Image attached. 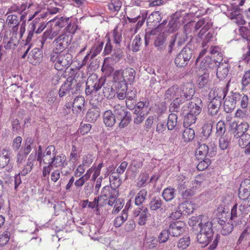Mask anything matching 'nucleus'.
I'll return each instance as SVG.
<instances>
[{
  "instance_id": "obj_1",
  "label": "nucleus",
  "mask_w": 250,
  "mask_h": 250,
  "mask_svg": "<svg viewBox=\"0 0 250 250\" xmlns=\"http://www.w3.org/2000/svg\"><path fill=\"white\" fill-rule=\"evenodd\" d=\"M208 142L205 144H199L196 151L197 159L201 160L197 166V168L199 171L206 169L210 164V160L207 157H212L216 154L217 147L214 142Z\"/></svg>"
},
{
  "instance_id": "obj_2",
  "label": "nucleus",
  "mask_w": 250,
  "mask_h": 250,
  "mask_svg": "<svg viewBox=\"0 0 250 250\" xmlns=\"http://www.w3.org/2000/svg\"><path fill=\"white\" fill-rule=\"evenodd\" d=\"M195 93L194 85L189 83L181 84L178 86L173 85L168 88L164 95L166 100L171 101L175 96H178L185 101L190 100Z\"/></svg>"
},
{
  "instance_id": "obj_3",
  "label": "nucleus",
  "mask_w": 250,
  "mask_h": 250,
  "mask_svg": "<svg viewBox=\"0 0 250 250\" xmlns=\"http://www.w3.org/2000/svg\"><path fill=\"white\" fill-rule=\"evenodd\" d=\"M204 215L198 217H192L188 221V224L192 227L194 230L199 229L200 232L206 233L209 236L213 237L214 232L212 229V223L211 221H207Z\"/></svg>"
},
{
  "instance_id": "obj_4",
  "label": "nucleus",
  "mask_w": 250,
  "mask_h": 250,
  "mask_svg": "<svg viewBox=\"0 0 250 250\" xmlns=\"http://www.w3.org/2000/svg\"><path fill=\"white\" fill-rule=\"evenodd\" d=\"M73 57L71 54L65 52L52 53L50 56V61L54 63L55 68L59 71H62L68 68L72 64Z\"/></svg>"
},
{
  "instance_id": "obj_5",
  "label": "nucleus",
  "mask_w": 250,
  "mask_h": 250,
  "mask_svg": "<svg viewBox=\"0 0 250 250\" xmlns=\"http://www.w3.org/2000/svg\"><path fill=\"white\" fill-rule=\"evenodd\" d=\"M82 83L78 82L73 77H68L59 90V97L62 98L66 95L70 96L77 93L81 90Z\"/></svg>"
},
{
  "instance_id": "obj_6",
  "label": "nucleus",
  "mask_w": 250,
  "mask_h": 250,
  "mask_svg": "<svg viewBox=\"0 0 250 250\" xmlns=\"http://www.w3.org/2000/svg\"><path fill=\"white\" fill-rule=\"evenodd\" d=\"M105 79L98 78L96 75L90 76L86 83L85 94L86 95L96 94L97 92L104 85Z\"/></svg>"
},
{
  "instance_id": "obj_7",
  "label": "nucleus",
  "mask_w": 250,
  "mask_h": 250,
  "mask_svg": "<svg viewBox=\"0 0 250 250\" xmlns=\"http://www.w3.org/2000/svg\"><path fill=\"white\" fill-rule=\"evenodd\" d=\"M57 153V152L54 146H48L44 152H43L42 147L40 145L37 150V161L40 165L42 164H47L51 160L52 156L56 154Z\"/></svg>"
},
{
  "instance_id": "obj_8",
  "label": "nucleus",
  "mask_w": 250,
  "mask_h": 250,
  "mask_svg": "<svg viewBox=\"0 0 250 250\" xmlns=\"http://www.w3.org/2000/svg\"><path fill=\"white\" fill-rule=\"evenodd\" d=\"M216 35L217 33L214 29L209 28L206 30L201 29L197 35V40L199 42H202V47L208 46V44L215 40Z\"/></svg>"
},
{
  "instance_id": "obj_9",
  "label": "nucleus",
  "mask_w": 250,
  "mask_h": 250,
  "mask_svg": "<svg viewBox=\"0 0 250 250\" xmlns=\"http://www.w3.org/2000/svg\"><path fill=\"white\" fill-rule=\"evenodd\" d=\"M71 37L65 34L59 36L53 42L52 53H65L63 51L68 47L71 42Z\"/></svg>"
},
{
  "instance_id": "obj_10",
  "label": "nucleus",
  "mask_w": 250,
  "mask_h": 250,
  "mask_svg": "<svg viewBox=\"0 0 250 250\" xmlns=\"http://www.w3.org/2000/svg\"><path fill=\"white\" fill-rule=\"evenodd\" d=\"M118 191L116 188H112L108 186H105L102 189L100 198L104 197V200L108 199L107 204L112 206L114 204L116 199H117Z\"/></svg>"
},
{
  "instance_id": "obj_11",
  "label": "nucleus",
  "mask_w": 250,
  "mask_h": 250,
  "mask_svg": "<svg viewBox=\"0 0 250 250\" xmlns=\"http://www.w3.org/2000/svg\"><path fill=\"white\" fill-rule=\"evenodd\" d=\"M162 19V13L159 11H154L148 17L146 20L147 25L148 26H152V27H158L160 29H162L167 23V21L165 20L163 22L158 25Z\"/></svg>"
},
{
  "instance_id": "obj_12",
  "label": "nucleus",
  "mask_w": 250,
  "mask_h": 250,
  "mask_svg": "<svg viewBox=\"0 0 250 250\" xmlns=\"http://www.w3.org/2000/svg\"><path fill=\"white\" fill-rule=\"evenodd\" d=\"M239 98L238 93L231 92V94L227 96L224 101V107L225 111L227 113L232 112L235 107Z\"/></svg>"
},
{
  "instance_id": "obj_13",
  "label": "nucleus",
  "mask_w": 250,
  "mask_h": 250,
  "mask_svg": "<svg viewBox=\"0 0 250 250\" xmlns=\"http://www.w3.org/2000/svg\"><path fill=\"white\" fill-rule=\"evenodd\" d=\"M18 29V26H15L12 28L10 40L6 41L5 38H4L3 42L5 43L4 48L6 49H15V47L19 44V38L17 34Z\"/></svg>"
},
{
  "instance_id": "obj_14",
  "label": "nucleus",
  "mask_w": 250,
  "mask_h": 250,
  "mask_svg": "<svg viewBox=\"0 0 250 250\" xmlns=\"http://www.w3.org/2000/svg\"><path fill=\"white\" fill-rule=\"evenodd\" d=\"M85 99L82 96H77L74 100L72 105L73 113L82 116L84 108Z\"/></svg>"
},
{
  "instance_id": "obj_15",
  "label": "nucleus",
  "mask_w": 250,
  "mask_h": 250,
  "mask_svg": "<svg viewBox=\"0 0 250 250\" xmlns=\"http://www.w3.org/2000/svg\"><path fill=\"white\" fill-rule=\"evenodd\" d=\"M250 179H246L241 183L238 196L241 200H249L250 198Z\"/></svg>"
},
{
  "instance_id": "obj_16",
  "label": "nucleus",
  "mask_w": 250,
  "mask_h": 250,
  "mask_svg": "<svg viewBox=\"0 0 250 250\" xmlns=\"http://www.w3.org/2000/svg\"><path fill=\"white\" fill-rule=\"evenodd\" d=\"M232 126V132L234 137L237 138L245 134L249 127L247 122H241L240 124L233 123Z\"/></svg>"
},
{
  "instance_id": "obj_17",
  "label": "nucleus",
  "mask_w": 250,
  "mask_h": 250,
  "mask_svg": "<svg viewBox=\"0 0 250 250\" xmlns=\"http://www.w3.org/2000/svg\"><path fill=\"white\" fill-rule=\"evenodd\" d=\"M203 104L202 100L199 98H196L188 103V112L195 115H199L201 112Z\"/></svg>"
},
{
  "instance_id": "obj_18",
  "label": "nucleus",
  "mask_w": 250,
  "mask_h": 250,
  "mask_svg": "<svg viewBox=\"0 0 250 250\" xmlns=\"http://www.w3.org/2000/svg\"><path fill=\"white\" fill-rule=\"evenodd\" d=\"M184 227L185 224L182 222L176 221L171 223L168 229L169 233L172 236L178 237L184 232Z\"/></svg>"
},
{
  "instance_id": "obj_19",
  "label": "nucleus",
  "mask_w": 250,
  "mask_h": 250,
  "mask_svg": "<svg viewBox=\"0 0 250 250\" xmlns=\"http://www.w3.org/2000/svg\"><path fill=\"white\" fill-rule=\"evenodd\" d=\"M214 122V120L213 117L210 116H206L205 117L202 133L206 138H208L210 135Z\"/></svg>"
},
{
  "instance_id": "obj_20",
  "label": "nucleus",
  "mask_w": 250,
  "mask_h": 250,
  "mask_svg": "<svg viewBox=\"0 0 250 250\" xmlns=\"http://www.w3.org/2000/svg\"><path fill=\"white\" fill-rule=\"evenodd\" d=\"M228 87V84L225 86L215 88L214 90L209 93V97H212V99H215L222 102V100L225 98L227 95Z\"/></svg>"
},
{
  "instance_id": "obj_21",
  "label": "nucleus",
  "mask_w": 250,
  "mask_h": 250,
  "mask_svg": "<svg viewBox=\"0 0 250 250\" xmlns=\"http://www.w3.org/2000/svg\"><path fill=\"white\" fill-rule=\"evenodd\" d=\"M66 160V156L64 155L56 154L52 156L51 160L47 164H50L52 167H63L67 165Z\"/></svg>"
},
{
  "instance_id": "obj_22",
  "label": "nucleus",
  "mask_w": 250,
  "mask_h": 250,
  "mask_svg": "<svg viewBox=\"0 0 250 250\" xmlns=\"http://www.w3.org/2000/svg\"><path fill=\"white\" fill-rule=\"evenodd\" d=\"M42 51L38 48L33 49L28 55L29 61L33 65L39 63L42 61Z\"/></svg>"
},
{
  "instance_id": "obj_23",
  "label": "nucleus",
  "mask_w": 250,
  "mask_h": 250,
  "mask_svg": "<svg viewBox=\"0 0 250 250\" xmlns=\"http://www.w3.org/2000/svg\"><path fill=\"white\" fill-rule=\"evenodd\" d=\"M216 68H217L216 76L218 79H223L228 75L229 71V64L228 63L225 62H218Z\"/></svg>"
},
{
  "instance_id": "obj_24",
  "label": "nucleus",
  "mask_w": 250,
  "mask_h": 250,
  "mask_svg": "<svg viewBox=\"0 0 250 250\" xmlns=\"http://www.w3.org/2000/svg\"><path fill=\"white\" fill-rule=\"evenodd\" d=\"M45 27L46 24L40 18H35L28 25V28L32 29L37 34L41 33Z\"/></svg>"
},
{
  "instance_id": "obj_25",
  "label": "nucleus",
  "mask_w": 250,
  "mask_h": 250,
  "mask_svg": "<svg viewBox=\"0 0 250 250\" xmlns=\"http://www.w3.org/2000/svg\"><path fill=\"white\" fill-rule=\"evenodd\" d=\"M191 28V24H187L184 26L183 32L178 33L175 35L172 36L177 39V45L181 46L183 45L188 39V35L189 33V30Z\"/></svg>"
},
{
  "instance_id": "obj_26",
  "label": "nucleus",
  "mask_w": 250,
  "mask_h": 250,
  "mask_svg": "<svg viewBox=\"0 0 250 250\" xmlns=\"http://www.w3.org/2000/svg\"><path fill=\"white\" fill-rule=\"evenodd\" d=\"M103 120L106 127H112L116 123V117L111 110L104 111L103 114Z\"/></svg>"
},
{
  "instance_id": "obj_27",
  "label": "nucleus",
  "mask_w": 250,
  "mask_h": 250,
  "mask_svg": "<svg viewBox=\"0 0 250 250\" xmlns=\"http://www.w3.org/2000/svg\"><path fill=\"white\" fill-rule=\"evenodd\" d=\"M194 46L191 42H188L186 46L179 53L188 62L194 55Z\"/></svg>"
},
{
  "instance_id": "obj_28",
  "label": "nucleus",
  "mask_w": 250,
  "mask_h": 250,
  "mask_svg": "<svg viewBox=\"0 0 250 250\" xmlns=\"http://www.w3.org/2000/svg\"><path fill=\"white\" fill-rule=\"evenodd\" d=\"M222 102L219 100L215 99H212L208 105V113L207 116L212 117L215 115L218 112L220 107L221 105Z\"/></svg>"
},
{
  "instance_id": "obj_29",
  "label": "nucleus",
  "mask_w": 250,
  "mask_h": 250,
  "mask_svg": "<svg viewBox=\"0 0 250 250\" xmlns=\"http://www.w3.org/2000/svg\"><path fill=\"white\" fill-rule=\"evenodd\" d=\"M167 36L164 33L159 34L155 39L154 42L155 47L157 50L162 51L165 50L166 46Z\"/></svg>"
},
{
  "instance_id": "obj_30",
  "label": "nucleus",
  "mask_w": 250,
  "mask_h": 250,
  "mask_svg": "<svg viewBox=\"0 0 250 250\" xmlns=\"http://www.w3.org/2000/svg\"><path fill=\"white\" fill-rule=\"evenodd\" d=\"M100 109L96 106L90 108L86 113V119L88 122H95L100 116Z\"/></svg>"
},
{
  "instance_id": "obj_31",
  "label": "nucleus",
  "mask_w": 250,
  "mask_h": 250,
  "mask_svg": "<svg viewBox=\"0 0 250 250\" xmlns=\"http://www.w3.org/2000/svg\"><path fill=\"white\" fill-rule=\"evenodd\" d=\"M212 26V23L211 22L209 18H204L199 20L194 25V29L196 31L200 28L204 29L205 30L209 29Z\"/></svg>"
},
{
  "instance_id": "obj_32",
  "label": "nucleus",
  "mask_w": 250,
  "mask_h": 250,
  "mask_svg": "<svg viewBox=\"0 0 250 250\" xmlns=\"http://www.w3.org/2000/svg\"><path fill=\"white\" fill-rule=\"evenodd\" d=\"M11 152L10 150L3 148L0 154V167L3 168L7 166L10 162Z\"/></svg>"
},
{
  "instance_id": "obj_33",
  "label": "nucleus",
  "mask_w": 250,
  "mask_h": 250,
  "mask_svg": "<svg viewBox=\"0 0 250 250\" xmlns=\"http://www.w3.org/2000/svg\"><path fill=\"white\" fill-rule=\"evenodd\" d=\"M136 72L132 68L128 67L123 70L124 81L131 84L135 80Z\"/></svg>"
},
{
  "instance_id": "obj_34",
  "label": "nucleus",
  "mask_w": 250,
  "mask_h": 250,
  "mask_svg": "<svg viewBox=\"0 0 250 250\" xmlns=\"http://www.w3.org/2000/svg\"><path fill=\"white\" fill-rule=\"evenodd\" d=\"M32 148H34L36 151L38 150L34 143V139L31 137H27L23 146L21 149L28 154L31 152Z\"/></svg>"
},
{
  "instance_id": "obj_35",
  "label": "nucleus",
  "mask_w": 250,
  "mask_h": 250,
  "mask_svg": "<svg viewBox=\"0 0 250 250\" xmlns=\"http://www.w3.org/2000/svg\"><path fill=\"white\" fill-rule=\"evenodd\" d=\"M218 62V61L212 59L209 56H207L201 62V67L204 69L214 68L216 67V64Z\"/></svg>"
},
{
  "instance_id": "obj_36",
  "label": "nucleus",
  "mask_w": 250,
  "mask_h": 250,
  "mask_svg": "<svg viewBox=\"0 0 250 250\" xmlns=\"http://www.w3.org/2000/svg\"><path fill=\"white\" fill-rule=\"evenodd\" d=\"M163 204V202L159 196H154L148 204V207L151 210H157L160 209Z\"/></svg>"
},
{
  "instance_id": "obj_37",
  "label": "nucleus",
  "mask_w": 250,
  "mask_h": 250,
  "mask_svg": "<svg viewBox=\"0 0 250 250\" xmlns=\"http://www.w3.org/2000/svg\"><path fill=\"white\" fill-rule=\"evenodd\" d=\"M196 235L197 241L200 244H205V246L211 243L213 239L212 236H209V235L203 232H200V231Z\"/></svg>"
},
{
  "instance_id": "obj_38",
  "label": "nucleus",
  "mask_w": 250,
  "mask_h": 250,
  "mask_svg": "<svg viewBox=\"0 0 250 250\" xmlns=\"http://www.w3.org/2000/svg\"><path fill=\"white\" fill-rule=\"evenodd\" d=\"M104 45L103 42H98L94 43L91 47L90 51V59H92L97 56L101 52Z\"/></svg>"
},
{
  "instance_id": "obj_39",
  "label": "nucleus",
  "mask_w": 250,
  "mask_h": 250,
  "mask_svg": "<svg viewBox=\"0 0 250 250\" xmlns=\"http://www.w3.org/2000/svg\"><path fill=\"white\" fill-rule=\"evenodd\" d=\"M176 190L171 188H167L162 192V197L166 202L171 201L175 196Z\"/></svg>"
},
{
  "instance_id": "obj_40",
  "label": "nucleus",
  "mask_w": 250,
  "mask_h": 250,
  "mask_svg": "<svg viewBox=\"0 0 250 250\" xmlns=\"http://www.w3.org/2000/svg\"><path fill=\"white\" fill-rule=\"evenodd\" d=\"M209 75L204 73L198 78V87L199 88L209 89L210 83L208 81Z\"/></svg>"
},
{
  "instance_id": "obj_41",
  "label": "nucleus",
  "mask_w": 250,
  "mask_h": 250,
  "mask_svg": "<svg viewBox=\"0 0 250 250\" xmlns=\"http://www.w3.org/2000/svg\"><path fill=\"white\" fill-rule=\"evenodd\" d=\"M175 98L170 104L169 109L172 112H178L180 110V105L186 101L178 96H175Z\"/></svg>"
},
{
  "instance_id": "obj_42",
  "label": "nucleus",
  "mask_w": 250,
  "mask_h": 250,
  "mask_svg": "<svg viewBox=\"0 0 250 250\" xmlns=\"http://www.w3.org/2000/svg\"><path fill=\"white\" fill-rule=\"evenodd\" d=\"M178 24L179 21L178 20L171 18L169 21L166 29L164 30V33L167 32L168 33H171L176 31L178 28Z\"/></svg>"
},
{
  "instance_id": "obj_43",
  "label": "nucleus",
  "mask_w": 250,
  "mask_h": 250,
  "mask_svg": "<svg viewBox=\"0 0 250 250\" xmlns=\"http://www.w3.org/2000/svg\"><path fill=\"white\" fill-rule=\"evenodd\" d=\"M177 115L175 113L170 114L167 118V122H166L168 130H173L177 124Z\"/></svg>"
},
{
  "instance_id": "obj_44",
  "label": "nucleus",
  "mask_w": 250,
  "mask_h": 250,
  "mask_svg": "<svg viewBox=\"0 0 250 250\" xmlns=\"http://www.w3.org/2000/svg\"><path fill=\"white\" fill-rule=\"evenodd\" d=\"M179 208L181 211L182 210L184 213L188 215L192 213L194 210L193 205L191 202L188 201L181 203L179 206Z\"/></svg>"
},
{
  "instance_id": "obj_45",
  "label": "nucleus",
  "mask_w": 250,
  "mask_h": 250,
  "mask_svg": "<svg viewBox=\"0 0 250 250\" xmlns=\"http://www.w3.org/2000/svg\"><path fill=\"white\" fill-rule=\"evenodd\" d=\"M189 112H188L187 114L185 116L184 119V126H190L192 124L196 123L197 120V116Z\"/></svg>"
},
{
  "instance_id": "obj_46",
  "label": "nucleus",
  "mask_w": 250,
  "mask_h": 250,
  "mask_svg": "<svg viewBox=\"0 0 250 250\" xmlns=\"http://www.w3.org/2000/svg\"><path fill=\"white\" fill-rule=\"evenodd\" d=\"M113 111L115 116H116L117 119H121L126 113L129 112L125 110V107L120 104H117L114 105L113 107Z\"/></svg>"
},
{
  "instance_id": "obj_47",
  "label": "nucleus",
  "mask_w": 250,
  "mask_h": 250,
  "mask_svg": "<svg viewBox=\"0 0 250 250\" xmlns=\"http://www.w3.org/2000/svg\"><path fill=\"white\" fill-rule=\"evenodd\" d=\"M120 174L113 172L109 176V180L111 185H113L115 188H118L121 184V180L120 178Z\"/></svg>"
},
{
  "instance_id": "obj_48",
  "label": "nucleus",
  "mask_w": 250,
  "mask_h": 250,
  "mask_svg": "<svg viewBox=\"0 0 250 250\" xmlns=\"http://www.w3.org/2000/svg\"><path fill=\"white\" fill-rule=\"evenodd\" d=\"M194 136V130L191 128L186 127L183 132V137L185 141L189 142L193 140Z\"/></svg>"
},
{
  "instance_id": "obj_49",
  "label": "nucleus",
  "mask_w": 250,
  "mask_h": 250,
  "mask_svg": "<svg viewBox=\"0 0 250 250\" xmlns=\"http://www.w3.org/2000/svg\"><path fill=\"white\" fill-rule=\"evenodd\" d=\"M147 191L145 189H141L137 194L135 199V204L137 206L141 205L146 200Z\"/></svg>"
},
{
  "instance_id": "obj_50",
  "label": "nucleus",
  "mask_w": 250,
  "mask_h": 250,
  "mask_svg": "<svg viewBox=\"0 0 250 250\" xmlns=\"http://www.w3.org/2000/svg\"><path fill=\"white\" fill-rule=\"evenodd\" d=\"M103 86V93L104 97L108 99L113 98L115 96V92L112 86L108 84V83L106 85L104 84Z\"/></svg>"
},
{
  "instance_id": "obj_51",
  "label": "nucleus",
  "mask_w": 250,
  "mask_h": 250,
  "mask_svg": "<svg viewBox=\"0 0 250 250\" xmlns=\"http://www.w3.org/2000/svg\"><path fill=\"white\" fill-rule=\"evenodd\" d=\"M119 124V127L120 128H123L127 126L131 121L132 117L131 113L129 112L126 113L122 118Z\"/></svg>"
},
{
  "instance_id": "obj_52",
  "label": "nucleus",
  "mask_w": 250,
  "mask_h": 250,
  "mask_svg": "<svg viewBox=\"0 0 250 250\" xmlns=\"http://www.w3.org/2000/svg\"><path fill=\"white\" fill-rule=\"evenodd\" d=\"M6 23L10 27L18 26L19 23L18 16L15 14L7 15Z\"/></svg>"
},
{
  "instance_id": "obj_53",
  "label": "nucleus",
  "mask_w": 250,
  "mask_h": 250,
  "mask_svg": "<svg viewBox=\"0 0 250 250\" xmlns=\"http://www.w3.org/2000/svg\"><path fill=\"white\" fill-rule=\"evenodd\" d=\"M122 5L120 0H111V2L108 4L109 10L111 12H118Z\"/></svg>"
},
{
  "instance_id": "obj_54",
  "label": "nucleus",
  "mask_w": 250,
  "mask_h": 250,
  "mask_svg": "<svg viewBox=\"0 0 250 250\" xmlns=\"http://www.w3.org/2000/svg\"><path fill=\"white\" fill-rule=\"evenodd\" d=\"M133 110V113L135 115V117L134 118V123L135 124H139L144 121L145 114L142 111L137 109H134Z\"/></svg>"
},
{
  "instance_id": "obj_55",
  "label": "nucleus",
  "mask_w": 250,
  "mask_h": 250,
  "mask_svg": "<svg viewBox=\"0 0 250 250\" xmlns=\"http://www.w3.org/2000/svg\"><path fill=\"white\" fill-rule=\"evenodd\" d=\"M55 36L56 34H55L54 33H52V30L51 29L46 30L42 36V40L41 41V47L42 48L43 47L47 39L52 40Z\"/></svg>"
},
{
  "instance_id": "obj_56",
  "label": "nucleus",
  "mask_w": 250,
  "mask_h": 250,
  "mask_svg": "<svg viewBox=\"0 0 250 250\" xmlns=\"http://www.w3.org/2000/svg\"><path fill=\"white\" fill-rule=\"evenodd\" d=\"M174 62L177 67L181 68L187 66L189 62L186 61L181 54L179 53L175 59Z\"/></svg>"
},
{
  "instance_id": "obj_57",
  "label": "nucleus",
  "mask_w": 250,
  "mask_h": 250,
  "mask_svg": "<svg viewBox=\"0 0 250 250\" xmlns=\"http://www.w3.org/2000/svg\"><path fill=\"white\" fill-rule=\"evenodd\" d=\"M239 138L238 145L240 147L244 148L245 146L250 144V135L249 134L246 133L242 136H240Z\"/></svg>"
},
{
  "instance_id": "obj_58",
  "label": "nucleus",
  "mask_w": 250,
  "mask_h": 250,
  "mask_svg": "<svg viewBox=\"0 0 250 250\" xmlns=\"http://www.w3.org/2000/svg\"><path fill=\"white\" fill-rule=\"evenodd\" d=\"M216 135L217 136H222L226 131V124L224 121H219L216 126Z\"/></svg>"
},
{
  "instance_id": "obj_59",
  "label": "nucleus",
  "mask_w": 250,
  "mask_h": 250,
  "mask_svg": "<svg viewBox=\"0 0 250 250\" xmlns=\"http://www.w3.org/2000/svg\"><path fill=\"white\" fill-rule=\"evenodd\" d=\"M141 44V38L139 35H137L132 41V50L135 52L138 51L140 50Z\"/></svg>"
},
{
  "instance_id": "obj_60",
  "label": "nucleus",
  "mask_w": 250,
  "mask_h": 250,
  "mask_svg": "<svg viewBox=\"0 0 250 250\" xmlns=\"http://www.w3.org/2000/svg\"><path fill=\"white\" fill-rule=\"evenodd\" d=\"M112 35L114 43L120 47L122 41V33L118 30L117 28H115L113 30Z\"/></svg>"
},
{
  "instance_id": "obj_61",
  "label": "nucleus",
  "mask_w": 250,
  "mask_h": 250,
  "mask_svg": "<svg viewBox=\"0 0 250 250\" xmlns=\"http://www.w3.org/2000/svg\"><path fill=\"white\" fill-rule=\"evenodd\" d=\"M148 209L147 208L143 209V212L138 216V223L140 226H144L146 224L148 218Z\"/></svg>"
},
{
  "instance_id": "obj_62",
  "label": "nucleus",
  "mask_w": 250,
  "mask_h": 250,
  "mask_svg": "<svg viewBox=\"0 0 250 250\" xmlns=\"http://www.w3.org/2000/svg\"><path fill=\"white\" fill-rule=\"evenodd\" d=\"M167 128L166 122L164 121H159L156 126V132L159 134H164Z\"/></svg>"
},
{
  "instance_id": "obj_63",
  "label": "nucleus",
  "mask_w": 250,
  "mask_h": 250,
  "mask_svg": "<svg viewBox=\"0 0 250 250\" xmlns=\"http://www.w3.org/2000/svg\"><path fill=\"white\" fill-rule=\"evenodd\" d=\"M190 243V241L189 237H183L179 240L177 244V247L184 250L189 246Z\"/></svg>"
},
{
  "instance_id": "obj_64",
  "label": "nucleus",
  "mask_w": 250,
  "mask_h": 250,
  "mask_svg": "<svg viewBox=\"0 0 250 250\" xmlns=\"http://www.w3.org/2000/svg\"><path fill=\"white\" fill-rule=\"evenodd\" d=\"M240 30L243 37L247 40H250V22L248 23L247 26H242Z\"/></svg>"
}]
</instances>
